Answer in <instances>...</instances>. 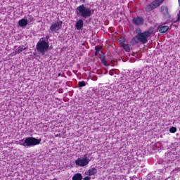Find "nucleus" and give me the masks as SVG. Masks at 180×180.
I'll return each mask as SVG.
<instances>
[{"mask_svg":"<svg viewBox=\"0 0 180 180\" xmlns=\"http://www.w3.org/2000/svg\"><path fill=\"white\" fill-rule=\"evenodd\" d=\"M78 85H79V88H82L86 86V83L85 82V81H82L78 82Z\"/></svg>","mask_w":180,"mask_h":180,"instance_id":"nucleus-20","label":"nucleus"},{"mask_svg":"<svg viewBox=\"0 0 180 180\" xmlns=\"http://www.w3.org/2000/svg\"><path fill=\"white\" fill-rule=\"evenodd\" d=\"M169 132L170 133H176V127H170Z\"/></svg>","mask_w":180,"mask_h":180,"instance_id":"nucleus-21","label":"nucleus"},{"mask_svg":"<svg viewBox=\"0 0 180 180\" xmlns=\"http://www.w3.org/2000/svg\"><path fill=\"white\" fill-rule=\"evenodd\" d=\"M84 44H85L83 43V44H82V46H84Z\"/></svg>","mask_w":180,"mask_h":180,"instance_id":"nucleus-28","label":"nucleus"},{"mask_svg":"<svg viewBox=\"0 0 180 180\" xmlns=\"http://www.w3.org/2000/svg\"><path fill=\"white\" fill-rule=\"evenodd\" d=\"M41 141V139H37L34 137H27L25 139L26 147L39 146Z\"/></svg>","mask_w":180,"mask_h":180,"instance_id":"nucleus-5","label":"nucleus"},{"mask_svg":"<svg viewBox=\"0 0 180 180\" xmlns=\"http://www.w3.org/2000/svg\"><path fill=\"white\" fill-rule=\"evenodd\" d=\"M18 144L20 146H23V147H27L26 146V139H21L20 141H18Z\"/></svg>","mask_w":180,"mask_h":180,"instance_id":"nucleus-18","label":"nucleus"},{"mask_svg":"<svg viewBox=\"0 0 180 180\" xmlns=\"http://www.w3.org/2000/svg\"><path fill=\"white\" fill-rule=\"evenodd\" d=\"M95 50H96V53H99V51H101V50H102V46H95Z\"/></svg>","mask_w":180,"mask_h":180,"instance_id":"nucleus-22","label":"nucleus"},{"mask_svg":"<svg viewBox=\"0 0 180 180\" xmlns=\"http://www.w3.org/2000/svg\"><path fill=\"white\" fill-rule=\"evenodd\" d=\"M75 27L77 29V30H82V28L84 27V20L79 19L76 22Z\"/></svg>","mask_w":180,"mask_h":180,"instance_id":"nucleus-12","label":"nucleus"},{"mask_svg":"<svg viewBox=\"0 0 180 180\" xmlns=\"http://www.w3.org/2000/svg\"><path fill=\"white\" fill-rule=\"evenodd\" d=\"M82 174L81 173H76L75 175L72 176V180H82Z\"/></svg>","mask_w":180,"mask_h":180,"instance_id":"nucleus-17","label":"nucleus"},{"mask_svg":"<svg viewBox=\"0 0 180 180\" xmlns=\"http://www.w3.org/2000/svg\"><path fill=\"white\" fill-rule=\"evenodd\" d=\"M18 25L20 27H25V26H27V20L22 18L18 21Z\"/></svg>","mask_w":180,"mask_h":180,"instance_id":"nucleus-15","label":"nucleus"},{"mask_svg":"<svg viewBox=\"0 0 180 180\" xmlns=\"http://www.w3.org/2000/svg\"><path fill=\"white\" fill-rule=\"evenodd\" d=\"M105 53H102L100 56V60L102 64L105 65V67H109V64H108V61H106V59L105 58Z\"/></svg>","mask_w":180,"mask_h":180,"instance_id":"nucleus-14","label":"nucleus"},{"mask_svg":"<svg viewBox=\"0 0 180 180\" xmlns=\"http://www.w3.org/2000/svg\"><path fill=\"white\" fill-rule=\"evenodd\" d=\"M96 174H98V169L96 167H91L86 172V175H89V176H95Z\"/></svg>","mask_w":180,"mask_h":180,"instance_id":"nucleus-9","label":"nucleus"},{"mask_svg":"<svg viewBox=\"0 0 180 180\" xmlns=\"http://www.w3.org/2000/svg\"><path fill=\"white\" fill-rule=\"evenodd\" d=\"M89 161L91 160L88 159V158H79L75 160V164L77 167H85V165H88L89 164Z\"/></svg>","mask_w":180,"mask_h":180,"instance_id":"nucleus-7","label":"nucleus"},{"mask_svg":"<svg viewBox=\"0 0 180 180\" xmlns=\"http://www.w3.org/2000/svg\"><path fill=\"white\" fill-rule=\"evenodd\" d=\"M83 180H91V177L90 176H86L83 179Z\"/></svg>","mask_w":180,"mask_h":180,"instance_id":"nucleus-23","label":"nucleus"},{"mask_svg":"<svg viewBox=\"0 0 180 180\" xmlns=\"http://www.w3.org/2000/svg\"><path fill=\"white\" fill-rule=\"evenodd\" d=\"M178 2H179V5L180 6V0H178Z\"/></svg>","mask_w":180,"mask_h":180,"instance_id":"nucleus-27","label":"nucleus"},{"mask_svg":"<svg viewBox=\"0 0 180 180\" xmlns=\"http://www.w3.org/2000/svg\"><path fill=\"white\" fill-rule=\"evenodd\" d=\"M27 49V46L25 47L24 45H20L17 48L16 51L14 52L15 56H16V54H20L22 51H25V50H26Z\"/></svg>","mask_w":180,"mask_h":180,"instance_id":"nucleus-11","label":"nucleus"},{"mask_svg":"<svg viewBox=\"0 0 180 180\" xmlns=\"http://www.w3.org/2000/svg\"><path fill=\"white\" fill-rule=\"evenodd\" d=\"M121 46L127 51V53H130V46L128 44H125L124 41L121 42Z\"/></svg>","mask_w":180,"mask_h":180,"instance_id":"nucleus-16","label":"nucleus"},{"mask_svg":"<svg viewBox=\"0 0 180 180\" xmlns=\"http://www.w3.org/2000/svg\"><path fill=\"white\" fill-rule=\"evenodd\" d=\"M160 10L162 13L164 15V16H169V11L168 6H162L160 7Z\"/></svg>","mask_w":180,"mask_h":180,"instance_id":"nucleus-10","label":"nucleus"},{"mask_svg":"<svg viewBox=\"0 0 180 180\" xmlns=\"http://www.w3.org/2000/svg\"><path fill=\"white\" fill-rule=\"evenodd\" d=\"M57 77H64V75L63 74H61V73H59Z\"/></svg>","mask_w":180,"mask_h":180,"instance_id":"nucleus-24","label":"nucleus"},{"mask_svg":"<svg viewBox=\"0 0 180 180\" xmlns=\"http://www.w3.org/2000/svg\"><path fill=\"white\" fill-rule=\"evenodd\" d=\"M110 75H113V72L110 71Z\"/></svg>","mask_w":180,"mask_h":180,"instance_id":"nucleus-26","label":"nucleus"},{"mask_svg":"<svg viewBox=\"0 0 180 180\" xmlns=\"http://www.w3.org/2000/svg\"><path fill=\"white\" fill-rule=\"evenodd\" d=\"M165 0H155L153 1L152 3H150V4H148L145 10L146 12H151V11H153V9H156V8H158V6H160V5H162V4H164V1Z\"/></svg>","mask_w":180,"mask_h":180,"instance_id":"nucleus-4","label":"nucleus"},{"mask_svg":"<svg viewBox=\"0 0 180 180\" xmlns=\"http://www.w3.org/2000/svg\"><path fill=\"white\" fill-rule=\"evenodd\" d=\"M36 49L38 53L41 56H44L46 54V51L49 50V42L46 41V40L40 39L37 43Z\"/></svg>","mask_w":180,"mask_h":180,"instance_id":"nucleus-3","label":"nucleus"},{"mask_svg":"<svg viewBox=\"0 0 180 180\" xmlns=\"http://www.w3.org/2000/svg\"><path fill=\"white\" fill-rule=\"evenodd\" d=\"M131 22L134 26H143L144 25V18L141 16L134 17Z\"/></svg>","mask_w":180,"mask_h":180,"instance_id":"nucleus-8","label":"nucleus"},{"mask_svg":"<svg viewBox=\"0 0 180 180\" xmlns=\"http://www.w3.org/2000/svg\"><path fill=\"white\" fill-rule=\"evenodd\" d=\"M158 29L160 33H167L169 29V27L167 25L159 26Z\"/></svg>","mask_w":180,"mask_h":180,"instance_id":"nucleus-13","label":"nucleus"},{"mask_svg":"<svg viewBox=\"0 0 180 180\" xmlns=\"http://www.w3.org/2000/svg\"><path fill=\"white\" fill-rule=\"evenodd\" d=\"M53 180H57V179H54Z\"/></svg>","mask_w":180,"mask_h":180,"instance_id":"nucleus-29","label":"nucleus"},{"mask_svg":"<svg viewBox=\"0 0 180 180\" xmlns=\"http://www.w3.org/2000/svg\"><path fill=\"white\" fill-rule=\"evenodd\" d=\"M179 20H180V11H179V13H177V18H176V20H175V18H174V19L172 20V22H173V23H176V22H179Z\"/></svg>","mask_w":180,"mask_h":180,"instance_id":"nucleus-19","label":"nucleus"},{"mask_svg":"<svg viewBox=\"0 0 180 180\" xmlns=\"http://www.w3.org/2000/svg\"><path fill=\"white\" fill-rule=\"evenodd\" d=\"M98 53H96V51H95L94 56L96 57V56H98Z\"/></svg>","mask_w":180,"mask_h":180,"instance_id":"nucleus-25","label":"nucleus"},{"mask_svg":"<svg viewBox=\"0 0 180 180\" xmlns=\"http://www.w3.org/2000/svg\"><path fill=\"white\" fill-rule=\"evenodd\" d=\"M135 32L136 35L131 40L132 46H136V44H139V43H142V44H146V43H148V37H150L151 34L154 33V29L150 28L143 32L141 29L138 27L136 28Z\"/></svg>","mask_w":180,"mask_h":180,"instance_id":"nucleus-1","label":"nucleus"},{"mask_svg":"<svg viewBox=\"0 0 180 180\" xmlns=\"http://www.w3.org/2000/svg\"><path fill=\"white\" fill-rule=\"evenodd\" d=\"M92 10L88 7H85V5L82 4L77 7L76 8V14L77 16H80L81 18H84V19H86L92 16Z\"/></svg>","mask_w":180,"mask_h":180,"instance_id":"nucleus-2","label":"nucleus"},{"mask_svg":"<svg viewBox=\"0 0 180 180\" xmlns=\"http://www.w3.org/2000/svg\"><path fill=\"white\" fill-rule=\"evenodd\" d=\"M63 27V21H56L51 25L49 30L51 33H58V30Z\"/></svg>","mask_w":180,"mask_h":180,"instance_id":"nucleus-6","label":"nucleus"}]
</instances>
